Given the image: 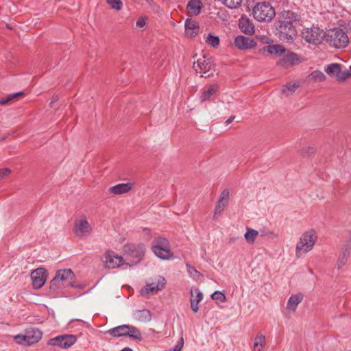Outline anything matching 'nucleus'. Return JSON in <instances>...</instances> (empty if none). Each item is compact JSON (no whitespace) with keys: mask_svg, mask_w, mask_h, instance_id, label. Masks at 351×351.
Instances as JSON below:
<instances>
[{"mask_svg":"<svg viewBox=\"0 0 351 351\" xmlns=\"http://www.w3.org/2000/svg\"><path fill=\"white\" fill-rule=\"evenodd\" d=\"M326 43L332 47L343 49L348 46L349 38L347 34L340 28H335L325 34Z\"/></svg>","mask_w":351,"mask_h":351,"instance_id":"39448f33","label":"nucleus"},{"mask_svg":"<svg viewBox=\"0 0 351 351\" xmlns=\"http://www.w3.org/2000/svg\"><path fill=\"white\" fill-rule=\"evenodd\" d=\"M93 232V227L85 215L79 217L74 222L73 232L80 239L88 237Z\"/></svg>","mask_w":351,"mask_h":351,"instance_id":"9d476101","label":"nucleus"},{"mask_svg":"<svg viewBox=\"0 0 351 351\" xmlns=\"http://www.w3.org/2000/svg\"><path fill=\"white\" fill-rule=\"evenodd\" d=\"M47 272L43 267L37 268L31 273V279L34 289H40L45 283Z\"/></svg>","mask_w":351,"mask_h":351,"instance_id":"4468645a","label":"nucleus"},{"mask_svg":"<svg viewBox=\"0 0 351 351\" xmlns=\"http://www.w3.org/2000/svg\"><path fill=\"white\" fill-rule=\"evenodd\" d=\"M197 21L192 19H187L185 21V33L188 37H195L199 32Z\"/></svg>","mask_w":351,"mask_h":351,"instance_id":"f3484780","label":"nucleus"},{"mask_svg":"<svg viewBox=\"0 0 351 351\" xmlns=\"http://www.w3.org/2000/svg\"><path fill=\"white\" fill-rule=\"evenodd\" d=\"M79 289H83V287L82 286H79L77 287Z\"/></svg>","mask_w":351,"mask_h":351,"instance_id":"864d4df0","label":"nucleus"},{"mask_svg":"<svg viewBox=\"0 0 351 351\" xmlns=\"http://www.w3.org/2000/svg\"><path fill=\"white\" fill-rule=\"evenodd\" d=\"M325 34L322 29L318 27H311L306 28L302 31V38L308 43L314 45L322 43L323 38H325Z\"/></svg>","mask_w":351,"mask_h":351,"instance_id":"9b49d317","label":"nucleus"},{"mask_svg":"<svg viewBox=\"0 0 351 351\" xmlns=\"http://www.w3.org/2000/svg\"><path fill=\"white\" fill-rule=\"evenodd\" d=\"M193 69L201 77L206 78L213 75L215 65L210 57L204 55L193 62Z\"/></svg>","mask_w":351,"mask_h":351,"instance_id":"6e6552de","label":"nucleus"},{"mask_svg":"<svg viewBox=\"0 0 351 351\" xmlns=\"http://www.w3.org/2000/svg\"><path fill=\"white\" fill-rule=\"evenodd\" d=\"M186 269H187V271L189 274V275L191 276H192L193 278H195L200 275L199 273L197 271V269L194 267H193L189 264L186 265Z\"/></svg>","mask_w":351,"mask_h":351,"instance_id":"c03bdc74","label":"nucleus"},{"mask_svg":"<svg viewBox=\"0 0 351 351\" xmlns=\"http://www.w3.org/2000/svg\"><path fill=\"white\" fill-rule=\"evenodd\" d=\"M11 173V170L8 168L0 169V180L8 177Z\"/></svg>","mask_w":351,"mask_h":351,"instance_id":"49530a36","label":"nucleus"},{"mask_svg":"<svg viewBox=\"0 0 351 351\" xmlns=\"http://www.w3.org/2000/svg\"><path fill=\"white\" fill-rule=\"evenodd\" d=\"M202 6L203 5L200 0H190L186 6L188 14L191 16H197L199 14L202 9Z\"/></svg>","mask_w":351,"mask_h":351,"instance_id":"412c9836","label":"nucleus"},{"mask_svg":"<svg viewBox=\"0 0 351 351\" xmlns=\"http://www.w3.org/2000/svg\"><path fill=\"white\" fill-rule=\"evenodd\" d=\"M302 300L303 295L300 293L291 295L288 300L287 309L291 312H295L298 304L302 301Z\"/></svg>","mask_w":351,"mask_h":351,"instance_id":"4be33fe9","label":"nucleus"},{"mask_svg":"<svg viewBox=\"0 0 351 351\" xmlns=\"http://www.w3.org/2000/svg\"><path fill=\"white\" fill-rule=\"evenodd\" d=\"M350 247L349 245H346L341 252V254L337 262V267L338 269H340L343 266L346 265L350 254Z\"/></svg>","mask_w":351,"mask_h":351,"instance_id":"393cba45","label":"nucleus"},{"mask_svg":"<svg viewBox=\"0 0 351 351\" xmlns=\"http://www.w3.org/2000/svg\"><path fill=\"white\" fill-rule=\"evenodd\" d=\"M166 280L163 277H159L156 282L147 284L146 287L141 289V294L156 293L165 288Z\"/></svg>","mask_w":351,"mask_h":351,"instance_id":"2eb2a0df","label":"nucleus"},{"mask_svg":"<svg viewBox=\"0 0 351 351\" xmlns=\"http://www.w3.org/2000/svg\"><path fill=\"white\" fill-rule=\"evenodd\" d=\"M146 25V19L143 17L139 18L136 23V26L139 28L143 27Z\"/></svg>","mask_w":351,"mask_h":351,"instance_id":"de8ad7c7","label":"nucleus"},{"mask_svg":"<svg viewBox=\"0 0 351 351\" xmlns=\"http://www.w3.org/2000/svg\"><path fill=\"white\" fill-rule=\"evenodd\" d=\"M23 93L22 92H19V93H13L5 98H3L0 100V104L1 105H5L7 104L8 102H10V101H12L13 99H14L15 97H18V96H20V95H22Z\"/></svg>","mask_w":351,"mask_h":351,"instance_id":"79ce46f5","label":"nucleus"},{"mask_svg":"<svg viewBox=\"0 0 351 351\" xmlns=\"http://www.w3.org/2000/svg\"><path fill=\"white\" fill-rule=\"evenodd\" d=\"M196 292H197L196 295H195V297H194L193 293L191 291V297L192 298L190 300L191 308L194 313L198 312V311H199L198 304L203 299L202 293L199 290H197Z\"/></svg>","mask_w":351,"mask_h":351,"instance_id":"a878e982","label":"nucleus"},{"mask_svg":"<svg viewBox=\"0 0 351 351\" xmlns=\"http://www.w3.org/2000/svg\"><path fill=\"white\" fill-rule=\"evenodd\" d=\"M14 341L19 345L24 346H32L29 341V339L25 334V331H23L21 334H18L13 337Z\"/></svg>","mask_w":351,"mask_h":351,"instance_id":"c85d7f7f","label":"nucleus"},{"mask_svg":"<svg viewBox=\"0 0 351 351\" xmlns=\"http://www.w3.org/2000/svg\"><path fill=\"white\" fill-rule=\"evenodd\" d=\"M311 76L319 81H324L326 78L324 74L320 71H314L311 73Z\"/></svg>","mask_w":351,"mask_h":351,"instance_id":"37998d69","label":"nucleus"},{"mask_svg":"<svg viewBox=\"0 0 351 351\" xmlns=\"http://www.w3.org/2000/svg\"><path fill=\"white\" fill-rule=\"evenodd\" d=\"M300 20V15L291 10L282 11L276 22V34L278 38L285 42H290L294 40L297 33L296 25Z\"/></svg>","mask_w":351,"mask_h":351,"instance_id":"f257e3e1","label":"nucleus"},{"mask_svg":"<svg viewBox=\"0 0 351 351\" xmlns=\"http://www.w3.org/2000/svg\"><path fill=\"white\" fill-rule=\"evenodd\" d=\"M351 77V69H346L345 71L339 70L337 80L339 82H343L346 79Z\"/></svg>","mask_w":351,"mask_h":351,"instance_id":"c9c22d12","label":"nucleus"},{"mask_svg":"<svg viewBox=\"0 0 351 351\" xmlns=\"http://www.w3.org/2000/svg\"><path fill=\"white\" fill-rule=\"evenodd\" d=\"M236 240H237V238H236V237L231 238V239H230V240H229V243L234 242Z\"/></svg>","mask_w":351,"mask_h":351,"instance_id":"603ef678","label":"nucleus"},{"mask_svg":"<svg viewBox=\"0 0 351 351\" xmlns=\"http://www.w3.org/2000/svg\"><path fill=\"white\" fill-rule=\"evenodd\" d=\"M132 187L133 183L132 182L121 183L110 187L108 191L113 195H121L129 192Z\"/></svg>","mask_w":351,"mask_h":351,"instance_id":"a211bd4d","label":"nucleus"},{"mask_svg":"<svg viewBox=\"0 0 351 351\" xmlns=\"http://www.w3.org/2000/svg\"><path fill=\"white\" fill-rule=\"evenodd\" d=\"M300 61V57L297 53L289 52L282 59L278 64L284 65L285 64H293Z\"/></svg>","mask_w":351,"mask_h":351,"instance_id":"bb28decb","label":"nucleus"},{"mask_svg":"<svg viewBox=\"0 0 351 351\" xmlns=\"http://www.w3.org/2000/svg\"><path fill=\"white\" fill-rule=\"evenodd\" d=\"M261 236H267V237H276V234H275L273 232H271V231H268V232H264L263 231L261 233Z\"/></svg>","mask_w":351,"mask_h":351,"instance_id":"09e8293b","label":"nucleus"},{"mask_svg":"<svg viewBox=\"0 0 351 351\" xmlns=\"http://www.w3.org/2000/svg\"><path fill=\"white\" fill-rule=\"evenodd\" d=\"M219 90V86L216 84H211L207 90L202 92L199 99L202 102L208 101L210 97Z\"/></svg>","mask_w":351,"mask_h":351,"instance_id":"b1692460","label":"nucleus"},{"mask_svg":"<svg viewBox=\"0 0 351 351\" xmlns=\"http://www.w3.org/2000/svg\"><path fill=\"white\" fill-rule=\"evenodd\" d=\"M298 87L299 84L297 83H288L282 86L281 93L285 96H289L293 94Z\"/></svg>","mask_w":351,"mask_h":351,"instance_id":"2f4dec72","label":"nucleus"},{"mask_svg":"<svg viewBox=\"0 0 351 351\" xmlns=\"http://www.w3.org/2000/svg\"><path fill=\"white\" fill-rule=\"evenodd\" d=\"M340 64L337 63L330 64L326 68V72L329 75H335L336 79L337 78L339 70H340Z\"/></svg>","mask_w":351,"mask_h":351,"instance_id":"473e14b6","label":"nucleus"},{"mask_svg":"<svg viewBox=\"0 0 351 351\" xmlns=\"http://www.w3.org/2000/svg\"><path fill=\"white\" fill-rule=\"evenodd\" d=\"M121 351H134V350L132 348L127 347V348H123Z\"/></svg>","mask_w":351,"mask_h":351,"instance_id":"3c124183","label":"nucleus"},{"mask_svg":"<svg viewBox=\"0 0 351 351\" xmlns=\"http://www.w3.org/2000/svg\"><path fill=\"white\" fill-rule=\"evenodd\" d=\"M206 43L213 48H217L219 45V38L217 36L208 34L205 38Z\"/></svg>","mask_w":351,"mask_h":351,"instance_id":"72a5a7b5","label":"nucleus"},{"mask_svg":"<svg viewBox=\"0 0 351 351\" xmlns=\"http://www.w3.org/2000/svg\"><path fill=\"white\" fill-rule=\"evenodd\" d=\"M315 148L311 146H307L305 147H303L300 151V154L303 157H308L314 154L315 153Z\"/></svg>","mask_w":351,"mask_h":351,"instance_id":"58836bf2","label":"nucleus"},{"mask_svg":"<svg viewBox=\"0 0 351 351\" xmlns=\"http://www.w3.org/2000/svg\"><path fill=\"white\" fill-rule=\"evenodd\" d=\"M221 2L230 9H235L241 5L243 0H220Z\"/></svg>","mask_w":351,"mask_h":351,"instance_id":"f704fd0d","label":"nucleus"},{"mask_svg":"<svg viewBox=\"0 0 351 351\" xmlns=\"http://www.w3.org/2000/svg\"><path fill=\"white\" fill-rule=\"evenodd\" d=\"M106 2L111 8L116 10H120L123 6V3L121 0H106Z\"/></svg>","mask_w":351,"mask_h":351,"instance_id":"4c0bfd02","label":"nucleus"},{"mask_svg":"<svg viewBox=\"0 0 351 351\" xmlns=\"http://www.w3.org/2000/svg\"><path fill=\"white\" fill-rule=\"evenodd\" d=\"M234 45L238 49L244 50L254 47L256 45V43L252 38L240 35L235 38Z\"/></svg>","mask_w":351,"mask_h":351,"instance_id":"dca6fc26","label":"nucleus"},{"mask_svg":"<svg viewBox=\"0 0 351 351\" xmlns=\"http://www.w3.org/2000/svg\"><path fill=\"white\" fill-rule=\"evenodd\" d=\"M75 275L71 269H61L56 272L55 277L50 282V289L56 291L66 287H75L72 280Z\"/></svg>","mask_w":351,"mask_h":351,"instance_id":"20e7f679","label":"nucleus"},{"mask_svg":"<svg viewBox=\"0 0 351 351\" xmlns=\"http://www.w3.org/2000/svg\"><path fill=\"white\" fill-rule=\"evenodd\" d=\"M76 341L77 339L74 335H62L50 339L47 344L51 346H56L62 349H66L72 346Z\"/></svg>","mask_w":351,"mask_h":351,"instance_id":"f8f14e48","label":"nucleus"},{"mask_svg":"<svg viewBox=\"0 0 351 351\" xmlns=\"http://www.w3.org/2000/svg\"><path fill=\"white\" fill-rule=\"evenodd\" d=\"M133 317L141 322H147L152 319V314L147 309L136 310L133 313Z\"/></svg>","mask_w":351,"mask_h":351,"instance_id":"5701e85b","label":"nucleus"},{"mask_svg":"<svg viewBox=\"0 0 351 351\" xmlns=\"http://www.w3.org/2000/svg\"><path fill=\"white\" fill-rule=\"evenodd\" d=\"M254 18L259 22H269L276 15L275 9L267 1L257 3L252 10Z\"/></svg>","mask_w":351,"mask_h":351,"instance_id":"423d86ee","label":"nucleus"},{"mask_svg":"<svg viewBox=\"0 0 351 351\" xmlns=\"http://www.w3.org/2000/svg\"><path fill=\"white\" fill-rule=\"evenodd\" d=\"M239 27L241 31L246 34H253L254 33V26L252 22L246 17H241L239 22Z\"/></svg>","mask_w":351,"mask_h":351,"instance_id":"aec40b11","label":"nucleus"},{"mask_svg":"<svg viewBox=\"0 0 351 351\" xmlns=\"http://www.w3.org/2000/svg\"><path fill=\"white\" fill-rule=\"evenodd\" d=\"M24 331L32 345L37 343L42 339L43 332L37 328L30 327L26 328Z\"/></svg>","mask_w":351,"mask_h":351,"instance_id":"6ab92c4d","label":"nucleus"},{"mask_svg":"<svg viewBox=\"0 0 351 351\" xmlns=\"http://www.w3.org/2000/svg\"><path fill=\"white\" fill-rule=\"evenodd\" d=\"M108 333L114 337L128 336L136 339H140L141 338V333L139 330L128 324H122L112 328L108 330Z\"/></svg>","mask_w":351,"mask_h":351,"instance_id":"1a4fd4ad","label":"nucleus"},{"mask_svg":"<svg viewBox=\"0 0 351 351\" xmlns=\"http://www.w3.org/2000/svg\"><path fill=\"white\" fill-rule=\"evenodd\" d=\"M226 206V204L217 201L214 210V218H217L218 216L221 215Z\"/></svg>","mask_w":351,"mask_h":351,"instance_id":"e433bc0d","label":"nucleus"},{"mask_svg":"<svg viewBox=\"0 0 351 351\" xmlns=\"http://www.w3.org/2000/svg\"><path fill=\"white\" fill-rule=\"evenodd\" d=\"M211 298L213 300H219L221 302H226V298L223 293L220 291H215L211 294Z\"/></svg>","mask_w":351,"mask_h":351,"instance_id":"a19ab883","label":"nucleus"},{"mask_svg":"<svg viewBox=\"0 0 351 351\" xmlns=\"http://www.w3.org/2000/svg\"><path fill=\"white\" fill-rule=\"evenodd\" d=\"M184 346V339L181 338L177 344L173 348L166 351H181Z\"/></svg>","mask_w":351,"mask_h":351,"instance_id":"a18cd8bd","label":"nucleus"},{"mask_svg":"<svg viewBox=\"0 0 351 351\" xmlns=\"http://www.w3.org/2000/svg\"><path fill=\"white\" fill-rule=\"evenodd\" d=\"M123 258L128 267L139 263L145 256L146 247L143 243H128L123 245Z\"/></svg>","mask_w":351,"mask_h":351,"instance_id":"f03ea898","label":"nucleus"},{"mask_svg":"<svg viewBox=\"0 0 351 351\" xmlns=\"http://www.w3.org/2000/svg\"><path fill=\"white\" fill-rule=\"evenodd\" d=\"M151 249L154 254L160 259L169 260L173 258L169 241L165 237H156L153 241Z\"/></svg>","mask_w":351,"mask_h":351,"instance_id":"0eeeda50","label":"nucleus"},{"mask_svg":"<svg viewBox=\"0 0 351 351\" xmlns=\"http://www.w3.org/2000/svg\"><path fill=\"white\" fill-rule=\"evenodd\" d=\"M103 262L106 267L109 269H115L125 265L123 256L118 255L111 250H108L105 253Z\"/></svg>","mask_w":351,"mask_h":351,"instance_id":"ddd939ff","label":"nucleus"},{"mask_svg":"<svg viewBox=\"0 0 351 351\" xmlns=\"http://www.w3.org/2000/svg\"><path fill=\"white\" fill-rule=\"evenodd\" d=\"M230 198V191L228 189H224L220 194L219 199L218 201L222 202L228 206V203Z\"/></svg>","mask_w":351,"mask_h":351,"instance_id":"ea45409f","label":"nucleus"},{"mask_svg":"<svg viewBox=\"0 0 351 351\" xmlns=\"http://www.w3.org/2000/svg\"><path fill=\"white\" fill-rule=\"evenodd\" d=\"M318 239L317 232L314 228L305 230L300 236L295 246V256L301 258L313 250Z\"/></svg>","mask_w":351,"mask_h":351,"instance_id":"7ed1b4c3","label":"nucleus"},{"mask_svg":"<svg viewBox=\"0 0 351 351\" xmlns=\"http://www.w3.org/2000/svg\"><path fill=\"white\" fill-rule=\"evenodd\" d=\"M263 51L269 54L280 55L285 52V49L280 45H267L263 48Z\"/></svg>","mask_w":351,"mask_h":351,"instance_id":"cd10ccee","label":"nucleus"},{"mask_svg":"<svg viewBox=\"0 0 351 351\" xmlns=\"http://www.w3.org/2000/svg\"><path fill=\"white\" fill-rule=\"evenodd\" d=\"M258 235V232L250 228H246V232L244 234V237L249 244H253L256 238Z\"/></svg>","mask_w":351,"mask_h":351,"instance_id":"7c9ffc66","label":"nucleus"},{"mask_svg":"<svg viewBox=\"0 0 351 351\" xmlns=\"http://www.w3.org/2000/svg\"><path fill=\"white\" fill-rule=\"evenodd\" d=\"M235 119V116H232L230 117V118H228L226 121V123L227 125L230 124L234 119Z\"/></svg>","mask_w":351,"mask_h":351,"instance_id":"8fccbe9b","label":"nucleus"},{"mask_svg":"<svg viewBox=\"0 0 351 351\" xmlns=\"http://www.w3.org/2000/svg\"><path fill=\"white\" fill-rule=\"evenodd\" d=\"M265 346V337L258 335L254 339L253 348L254 351H261Z\"/></svg>","mask_w":351,"mask_h":351,"instance_id":"c756f323","label":"nucleus"}]
</instances>
